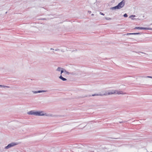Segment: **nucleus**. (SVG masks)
Segmentation results:
<instances>
[{
    "label": "nucleus",
    "mask_w": 152,
    "mask_h": 152,
    "mask_svg": "<svg viewBox=\"0 0 152 152\" xmlns=\"http://www.w3.org/2000/svg\"><path fill=\"white\" fill-rule=\"evenodd\" d=\"M18 142H12L9 144L7 146L5 147V149H8L10 148L14 147L15 145H18Z\"/></svg>",
    "instance_id": "f257e3e1"
},
{
    "label": "nucleus",
    "mask_w": 152,
    "mask_h": 152,
    "mask_svg": "<svg viewBox=\"0 0 152 152\" xmlns=\"http://www.w3.org/2000/svg\"><path fill=\"white\" fill-rule=\"evenodd\" d=\"M134 29L151 30L152 29V28H145V27H136L134 28Z\"/></svg>",
    "instance_id": "f03ea898"
},
{
    "label": "nucleus",
    "mask_w": 152,
    "mask_h": 152,
    "mask_svg": "<svg viewBox=\"0 0 152 152\" xmlns=\"http://www.w3.org/2000/svg\"><path fill=\"white\" fill-rule=\"evenodd\" d=\"M46 114H44L43 112V111H37L36 112V116H43L44 115Z\"/></svg>",
    "instance_id": "7ed1b4c3"
},
{
    "label": "nucleus",
    "mask_w": 152,
    "mask_h": 152,
    "mask_svg": "<svg viewBox=\"0 0 152 152\" xmlns=\"http://www.w3.org/2000/svg\"><path fill=\"white\" fill-rule=\"evenodd\" d=\"M124 4L125 2L123 0L119 3L117 5L118 6L119 9H120L123 7L124 6Z\"/></svg>",
    "instance_id": "20e7f679"
},
{
    "label": "nucleus",
    "mask_w": 152,
    "mask_h": 152,
    "mask_svg": "<svg viewBox=\"0 0 152 152\" xmlns=\"http://www.w3.org/2000/svg\"><path fill=\"white\" fill-rule=\"evenodd\" d=\"M114 92H115V93H114V94H126L124 92H123L121 91H118V90H114Z\"/></svg>",
    "instance_id": "39448f33"
},
{
    "label": "nucleus",
    "mask_w": 152,
    "mask_h": 152,
    "mask_svg": "<svg viewBox=\"0 0 152 152\" xmlns=\"http://www.w3.org/2000/svg\"><path fill=\"white\" fill-rule=\"evenodd\" d=\"M114 93H115V92H114V90H112L111 91L108 92L107 93H106L105 94H104V95H106L113 94H114Z\"/></svg>",
    "instance_id": "423d86ee"
},
{
    "label": "nucleus",
    "mask_w": 152,
    "mask_h": 152,
    "mask_svg": "<svg viewBox=\"0 0 152 152\" xmlns=\"http://www.w3.org/2000/svg\"><path fill=\"white\" fill-rule=\"evenodd\" d=\"M47 91L42 90L38 91H32V92L34 94H37V93H40L42 92H44Z\"/></svg>",
    "instance_id": "0eeeda50"
},
{
    "label": "nucleus",
    "mask_w": 152,
    "mask_h": 152,
    "mask_svg": "<svg viewBox=\"0 0 152 152\" xmlns=\"http://www.w3.org/2000/svg\"><path fill=\"white\" fill-rule=\"evenodd\" d=\"M27 113L29 115H35L36 112H35L34 110H31L28 112Z\"/></svg>",
    "instance_id": "6e6552de"
},
{
    "label": "nucleus",
    "mask_w": 152,
    "mask_h": 152,
    "mask_svg": "<svg viewBox=\"0 0 152 152\" xmlns=\"http://www.w3.org/2000/svg\"><path fill=\"white\" fill-rule=\"evenodd\" d=\"M59 78L63 81H66L67 80V79L66 78L62 77L61 75L59 77Z\"/></svg>",
    "instance_id": "1a4fd4ad"
},
{
    "label": "nucleus",
    "mask_w": 152,
    "mask_h": 152,
    "mask_svg": "<svg viewBox=\"0 0 152 152\" xmlns=\"http://www.w3.org/2000/svg\"><path fill=\"white\" fill-rule=\"evenodd\" d=\"M110 9L111 10H115L116 9H119V8L118 7V5H117V6H115L114 7L111 8Z\"/></svg>",
    "instance_id": "9d476101"
},
{
    "label": "nucleus",
    "mask_w": 152,
    "mask_h": 152,
    "mask_svg": "<svg viewBox=\"0 0 152 152\" xmlns=\"http://www.w3.org/2000/svg\"><path fill=\"white\" fill-rule=\"evenodd\" d=\"M64 72L66 74H67V75H69L70 74L71 75H74V74L73 73V72H72V73H69V72L67 71L65 69H64Z\"/></svg>",
    "instance_id": "9b49d317"
},
{
    "label": "nucleus",
    "mask_w": 152,
    "mask_h": 152,
    "mask_svg": "<svg viewBox=\"0 0 152 152\" xmlns=\"http://www.w3.org/2000/svg\"><path fill=\"white\" fill-rule=\"evenodd\" d=\"M0 87H3L4 88H11V87L10 86H4V85H0Z\"/></svg>",
    "instance_id": "f8f14e48"
},
{
    "label": "nucleus",
    "mask_w": 152,
    "mask_h": 152,
    "mask_svg": "<svg viewBox=\"0 0 152 152\" xmlns=\"http://www.w3.org/2000/svg\"><path fill=\"white\" fill-rule=\"evenodd\" d=\"M61 69H64L63 68H61L60 67H58L56 69V71H60Z\"/></svg>",
    "instance_id": "ddd939ff"
},
{
    "label": "nucleus",
    "mask_w": 152,
    "mask_h": 152,
    "mask_svg": "<svg viewBox=\"0 0 152 152\" xmlns=\"http://www.w3.org/2000/svg\"><path fill=\"white\" fill-rule=\"evenodd\" d=\"M140 33H132V35H137V34H140Z\"/></svg>",
    "instance_id": "4468645a"
},
{
    "label": "nucleus",
    "mask_w": 152,
    "mask_h": 152,
    "mask_svg": "<svg viewBox=\"0 0 152 152\" xmlns=\"http://www.w3.org/2000/svg\"><path fill=\"white\" fill-rule=\"evenodd\" d=\"M99 95H102L101 94H93L92 95V96H99Z\"/></svg>",
    "instance_id": "2eb2a0df"
},
{
    "label": "nucleus",
    "mask_w": 152,
    "mask_h": 152,
    "mask_svg": "<svg viewBox=\"0 0 152 152\" xmlns=\"http://www.w3.org/2000/svg\"><path fill=\"white\" fill-rule=\"evenodd\" d=\"M61 74L64 72V69H61Z\"/></svg>",
    "instance_id": "dca6fc26"
},
{
    "label": "nucleus",
    "mask_w": 152,
    "mask_h": 152,
    "mask_svg": "<svg viewBox=\"0 0 152 152\" xmlns=\"http://www.w3.org/2000/svg\"><path fill=\"white\" fill-rule=\"evenodd\" d=\"M105 18L106 19V20H110L111 19V18Z\"/></svg>",
    "instance_id": "f3484780"
},
{
    "label": "nucleus",
    "mask_w": 152,
    "mask_h": 152,
    "mask_svg": "<svg viewBox=\"0 0 152 152\" xmlns=\"http://www.w3.org/2000/svg\"><path fill=\"white\" fill-rule=\"evenodd\" d=\"M136 53H138V54H139L140 53H143L144 54H146L145 53H143V52H136Z\"/></svg>",
    "instance_id": "a211bd4d"
},
{
    "label": "nucleus",
    "mask_w": 152,
    "mask_h": 152,
    "mask_svg": "<svg viewBox=\"0 0 152 152\" xmlns=\"http://www.w3.org/2000/svg\"><path fill=\"white\" fill-rule=\"evenodd\" d=\"M124 17H127L128 16V15L126 13L124 15Z\"/></svg>",
    "instance_id": "6ab92c4d"
},
{
    "label": "nucleus",
    "mask_w": 152,
    "mask_h": 152,
    "mask_svg": "<svg viewBox=\"0 0 152 152\" xmlns=\"http://www.w3.org/2000/svg\"><path fill=\"white\" fill-rule=\"evenodd\" d=\"M126 35H132V33H127L126 34Z\"/></svg>",
    "instance_id": "aec40b11"
},
{
    "label": "nucleus",
    "mask_w": 152,
    "mask_h": 152,
    "mask_svg": "<svg viewBox=\"0 0 152 152\" xmlns=\"http://www.w3.org/2000/svg\"><path fill=\"white\" fill-rule=\"evenodd\" d=\"M135 17V15H131L129 17L131 18L132 17Z\"/></svg>",
    "instance_id": "412c9836"
},
{
    "label": "nucleus",
    "mask_w": 152,
    "mask_h": 152,
    "mask_svg": "<svg viewBox=\"0 0 152 152\" xmlns=\"http://www.w3.org/2000/svg\"><path fill=\"white\" fill-rule=\"evenodd\" d=\"M146 77H147V78H152V76H147Z\"/></svg>",
    "instance_id": "4be33fe9"
},
{
    "label": "nucleus",
    "mask_w": 152,
    "mask_h": 152,
    "mask_svg": "<svg viewBox=\"0 0 152 152\" xmlns=\"http://www.w3.org/2000/svg\"><path fill=\"white\" fill-rule=\"evenodd\" d=\"M100 14L101 15H104V14H103V13L101 12H100Z\"/></svg>",
    "instance_id": "5701e85b"
},
{
    "label": "nucleus",
    "mask_w": 152,
    "mask_h": 152,
    "mask_svg": "<svg viewBox=\"0 0 152 152\" xmlns=\"http://www.w3.org/2000/svg\"><path fill=\"white\" fill-rule=\"evenodd\" d=\"M55 50L56 51H59V49H56Z\"/></svg>",
    "instance_id": "b1692460"
},
{
    "label": "nucleus",
    "mask_w": 152,
    "mask_h": 152,
    "mask_svg": "<svg viewBox=\"0 0 152 152\" xmlns=\"http://www.w3.org/2000/svg\"><path fill=\"white\" fill-rule=\"evenodd\" d=\"M87 96H83L82 97H87Z\"/></svg>",
    "instance_id": "393cba45"
},
{
    "label": "nucleus",
    "mask_w": 152,
    "mask_h": 152,
    "mask_svg": "<svg viewBox=\"0 0 152 152\" xmlns=\"http://www.w3.org/2000/svg\"><path fill=\"white\" fill-rule=\"evenodd\" d=\"M122 122H119L120 123H122Z\"/></svg>",
    "instance_id": "a878e982"
},
{
    "label": "nucleus",
    "mask_w": 152,
    "mask_h": 152,
    "mask_svg": "<svg viewBox=\"0 0 152 152\" xmlns=\"http://www.w3.org/2000/svg\"><path fill=\"white\" fill-rule=\"evenodd\" d=\"M132 20H134V19L133 18H132Z\"/></svg>",
    "instance_id": "bb28decb"
},
{
    "label": "nucleus",
    "mask_w": 152,
    "mask_h": 152,
    "mask_svg": "<svg viewBox=\"0 0 152 152\" xmlns=\"http://www.w3.org/2000/svg\"><path fill=\"white\" fill-rule=\"evenodd\" d=\"M51 50H54V49H52V48H51Z\"/></svg>",
    "instance_id": "cd10ccee"
},
{
    "label": "nucleus",
    "mask_w": 152,
    "mask_h": 152,
    "mask_svg": "<svg viewBox=\"0 0 152 152\" xmlns=\"http://www.w3.org/2000/svg\"><path fill=\"white\" fill-rule=\"evenodd\" d=\"M94 15V14H91V15Z\"/></svg>",
    "instance_id": "c85d7f7f"
},
{
    "label": "nucleus",
    "mask_w": 152,
    "mask_h": 152,
    "mask_svg": "<svg viewBox=\"0 0 152 152\" xmlns=\"http://www.w3.org/2000/svg\"><path fill=\"white\" fill-rule=\"evenodd\" d=\"M50 116H52V115H50Z\"/></svg>",
    "instance_id": "c756f323"
},
{
    "label": "nucleus",
    "mask_w": 152,
    "mask_h": 152,
    "mask_svg": "<svg viewBox=\"0 0 152 152\" xmlns=\"http://www.w3.org/2000/svg\"><path fill=\"white\" fill-rule=\"evenodd\" d=\"M91 96V95H90L89 96Z\"/></svg>",
    "instance_id": "7c9ffc66"
}]
</instances>
